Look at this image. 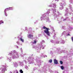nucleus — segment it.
<instances>
[{
    "instance_id": "nucleus-15",
    "label": "nucleus",
    "mask_w": 73,
    "mask_h": 73,
    "mask_svg": "<svg viewBox=\"0 0 73 73\" xmlns=\"http://www.w3.org/2000/svg\"><path fill=\"white\" fill-rule=\"evenodd\" d=\"M1 22H2V21H0V25L1 24Z\"/></svg>"
},
{
    "instance_id": "nucleus-3",
    "label": "nucleus",
    "mask_w": 73,
    "mask_h": 73,
    "mask_svg": "<svg viewBox=\"0 0 73 73\" xmlns=\"http://www.w3.org/2000/svg\"><path fill=\"white\" fill-rule=\"evenodd\" d=\"M54 62L55 64H58V62H57V60L56 59H54Z\"/></svg>"
},
{
    "instance_id": "nucleus-12",
    "label": "nucleus",
    "mask_w": 73,
    "mask_h": 73,
    "mask_svg": "<svg viewBox=\"0 0 73 73\" xmlns=\"http://www.w3.org/2000/svg\"><path fill=\"white\" fill-rule=\"evenodd\" d=\"M10 10H12L13 9V7H11L9 8Z\"/></svg>"
},
{
    "instance_id": "nucleus-18",
    "label": "nucleus",
    "mask_w": 73,
    "mask_h": 73,
    "mask_svg": "<svg viewBox=\"0 0 73 73\" xmlns=\"http://www.w3.org/2000/svg\"><path fill=\"white\" fill-rule=\"evenodd\" d=\"M16 73H19V72H17Z\"/></svg>"
},
{
    "instance_id": "nucleus-2",
    "label": "nucleus",
    "mask_w": 73,
    "mask_h": 73,
    "mask_svg": "<svg viewBox=\"0 0 73 73\" xmlns=\"http://www.w3.org/2000/svg\"><path fill=\"white\" fill-rule=\"evenodd\" d=\"M33 37V35H29L28 36V38H31V39H32V37Z\"/></svg>"
},
{
    "instance_id": "nucleus-19",
    "label": "nucleus",
    "mask_w": 73,
    "mask_h": 73,
    "mask_svg": "<svg viewBox=\"0 0 73 73\" xmlns=\"http://www.w3.org/2000/svg\"><path fill=\"white\" fill-rule=\"evenodd\" d=\"M2 23H4V22H2Z\"/></svg>"
},
{
    "instance_id": "nucleus-10",
    "label": "nucleus",
    "mask_w": 73,
    "mask_h": 73,
    "mask_svg": "<svg viewBox=\"0 0 73 73\" xmlns=\"http://www.w3.org/2000/svg\"><path fill=\"white\" fill-rule=\"evenodd\" d=\"M49 62H50V63H52V60L51 59L49 60Z\"/></svg>"
},
{
    "instance_id": "nucleus-20",
    "label": "nucleus",
    "mask_w": 73,
    "mask_h": 73,
    "mask_svg": "<svg viewBox=\"0 0 73 73\" xmlns=\"http://www.w3.org/2000/svg\"><path fill=\"white\" fill-rule=\"evenodd\" d=\"M59 1V0H58L57 1Z\"/></svg>"
},
{
    "instance_id": "nucleus-13",
    "label": "nucleus",
    "mask_w": 73,
    "mask_h": 73,
    "mask_svg": "<svg viewBox=\"0 0 73 73\" xmlns=\"http://www.w3.org/2000/svg\"><path fill=\"white\" fill-rule=\"evenodd\" d=\"M54 8H56V5L55 4H54Z\"/></svg>"
},
{
    "instance_id": "nucleus-17",
    "label": "nucleus",
    "mask_w": 73,
    "mask_h": 73,
    "mask_svg": "<svg viewBox=\"0 0 73 73\" xmlns=\"http://www.w3.org/2000/svg\"><path fill=\"white\" fill-rule=\"evenodd\" d=\"M66 19H64V21H65V20H66Z\"/></svg>"
},
{
    "instance_id": "nucleus-4",
    "label": "nucleus",
    "mask_w": 73,
    "mask_h": 73,
    "mask_svg": "<svg viewBox=\"0 0 73 73\" xmlns=\"http://www.w3.org/2000/svg\"><path fill=\"white\" fill-rule=\"evenodd\" d=\"M6 70H6V68L5 67H4L3 68V69L2 71V72H5Z\"/></svg>"
},
{
    "instance_id": "nucleus-6",
    "label": "nucleus",
    "mask_w": 73,
    "mask_h": 73,
    "mask_svg": "<svg viewBox=\"0 0 73 73\" xmlns=\"http://www.w3.org/2000/svg\"><path fill=\"white\" fill-rule=\"evenodd\" d=\"M60 67H61V69H62V70H63L64 69V66H61Z\"/></svg>"
},
{
    "instance_id": "nucleus-7",
    "label": "nucleus",
    "mask_w": 73,
    "mask_h": 73,
    "mask_svg": "<svg viewBox=\"0 0 73 73\" xmlns=\"http://www.w3.org/2000/svg\"><path fill=\"white\" fill-rule=\"evenodd\" d=\"M9 10H10L9 8H7V9H5V11H8Z\"/></svg>"
},
{
    "instance_id": "nucleus-21",
    "label": "nucleus",
    "mask_w": 73,
    "mask_h": 73,
    "mask_svg": "<svg viewBox=\"0 0 73 73\" xmlns=\"http://www.w3.org/2000/svg\"><path fill=\"white\" fill-rule=\"evenodd\" d=\"M50 13V12H49L48 13Z\"/></svg>"
},
{
    "instance_id": "nucleus-1",
    "label": "nucleus",
    "mask_w": 73,
    "mask_h": 73,
    "mask_svg": "<svg viewBox=\"0 0 73 73\" xmlns=\"http://www.w3.org/2000/svg\"><path fill=\"white\" fill-rule=\"evenodd\" d=\"M42 28L44 29H45L44 31V32L45 33H46V34L48 36H50V33H49V30H50V29H49V28H46L45 26H43Z\"/></svg>"
},
{
    "instance_id": "nucleus-5",
    "label": "nucleus",
    "mask_w": 73,
    "mask_h": 73,
    "mask_svg": "<svg viewBox=\"0 0 73 73\" xmlns=\"http://www.w3.org/2000/svg\"><path fill=\"white\" fill-rule=\"evenodd\" d=\"M20 40L22 42H24V39H23L21 37L20 38Z\"/></svg>"
},
{
    "instance_id": "nucleus-14",
    "label": "nucleus",
    "mask_w": 73,
    "mask_h": 73,
    "mask_svg": "<svg viewBox=\"0 0 73 73\" xmlns=\"http://www.w3.org/2000/svg\"><path fill=\"white\" fill-rule=\"evenodd\" d=\"M5 14L6 16H7V14L6 13H5Z\"/></svg>"
},
{
    "instance_id": "nucleus-9",
    "label": "nucleus",
    "mask_w": 73,
    "mask_h": 73,
    "mask_svg": "<svg viewBox=\"0 0 73 73\" xmlns=\"http://www.w3.org/2000/svg\"><path fill=\"white\" fill-rule=\"evenodd\" d=\"M36 42H37V41H36V40H35L34 41V42H33V44H36Z\"/></svg>"
},
{
    "instance_id": "nucleus-8",
    "label": "nucleus",
    "mask_w": 73,
    "mask_h": 73,
    "mask_svg": "<svg viewBox=\"0 0 73 73\" xmlns=\"http://www.w3.org/2000/svg\"><path fill=\"white\" fill-rule=\"evenodd\" d=\"M60 62L61 64H63V62H62V61H60Z\"/></svg>"
},
{
    "instance_id": "nucleus-16",
    "label": "nucleus",
    "mask_w": 73,
    "mask_h": 73,
    "mask_svg": "<svg viewBox=\"0 0 73 73\" xmlns=\"http://www.w3.org/2000/svg\"><path fill=\"white\" fill-rule=\"evenodd\" d=\"M68 36H70V35H69V34H68Z\"/></svg>"
},
{
    "instance_id": "nucleus-11",
    "label": "nucleus",
    "mask_w": 73,
    "mask_h": 73,
    "mask_svg": "<svg viewBox=\"0 0 73 73\" xmlns=\"http://www.w3.org/2000/svg\"><path fill=\"white\" fill-rule=\"evenodd\" d=\"M20 72H21V73H23V71L22 70H20Z\"/></svg>"
}]
</instances>
